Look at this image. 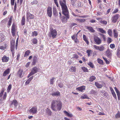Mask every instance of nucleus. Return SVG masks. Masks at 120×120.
<instances>
[{
	"mask_svg": "<svg viewBox=\"0 0 120 120\" xmlns=\"http://www.w3.org/2000/svg\"><path fill=\"white\" fill-rule=\"evenodd\" d=\"M62 107V103L60 100H53L51 104V108L54 111H60Z\"/></svg>",
	"mask_w": 120,
	"mask_h": 120,
	"instance_id": "obj_1",
	"label": "nucleus"
},
{
	"mask_svg": "<svg viewBox=\"0 0 120 120\" xmlns=\"http://www.w3.org/2000/svg\"><path fill=\"white\" fill-rule=\"evenodd\" d=\"M59 3L62 7V13L66 17V20L69 19V16L68 10L67 6L64 3L62 2V0H60Z\"/></svg>",
	"mask_w": 120,
	"mask_h": 120,
	"instance_id": "obj_2",
	"label": "nucleus"
},
{
	"mask_svg": "<svg viewBox=\"0 0 120 120\" xmlns=\"http://www.w3.org/2000/svg\"><path fill=\"white\" fill-rule=\"evenodd\" d=\"M57 31L56 30L54 29L51 27L48 35L51 38H54L56 37L57 35Z\"/></svg>",
	"mask_w": 120,
	"mask_h": 120,
	"instance_id": "obj_3",
	"label": "nucleus"
},
{
	"mask_svg": "<svg viewBox=\"0 0 120 120\" xmlns=\"http://www.w3.org/2000/svg\"><path fill=\"white\" fill-rule=\"evenodd\" d=\"M119 18V15L118 14H116L112 17L111 19L112 22L113 23H116Z\"/></svg>",
	"mask_w": 120,
	"mask_h": 120,
	"instance_id": "obj_4",
	"label": "nucleus"
},
{
	"mask_svg": "<svg viewBox=\"0 0 120 120\" xmlns=\"http://www.w3.org/2000/svg\"><path fill=\"white\" fill-rule=\"evenodd\" d=\"M94 41L96 44L97 45H99L101 42V39L98 37L96 36L94 38Z\"/></svg>",
	"mask_w": 120,
	"mask_h": 120,
	"instance_id": "obj_5",
	"label": "nucleus"
},
{
	"mask_svg": "<svg viewBox=\"0 0 120 120\" xmlns=\"http://www.w3.org/2000/svg\"><path fill=\"white\" fill-rule=\"evenodd\" d=\"M47 14L49 17H51L52 15V8L50 7H49L47 10Z\"/></svg>",
	"mask_w": 120,
	"mask_h": 120,
	"instance_id": "obj_6",
	"label": "nucleus"
},
{
	"mask_svg": "<svg viewBox=\"0 0 120 120\" xmlns=\"http://www.w3.org/2000/svg\"><path fill=\"white\" fill-rule=\"evenodd\" d=\"M38 109L36 107H34L29 110V112L32 114H35L37 113Z\"/></svg>",
	"mask_w": 120,
	"mask_h": 120,
	"instance_id": "obj_7",
	"label": "nucleus"
},
{
	"mask_svg": "<svg viewBox=\"0 0 120 120\" xmlns=\"http://www.w3.org/2000/svg\"><path fill=\"white\" fill-rule=\"evenodd\" d=\"M34 17V16L28 12L26 14V19L27 21H29V19H33Z\"/></svg>",
	"mask_w": 120,
	"mask_h": 120,
	"instance_id": "obj_8",
	"label": "nucleus"
},
{
	"mask_svg": "<svg viewBox=\"0 0 120 120\" xmlns=\"http://www.w3.org/2000/svg\"><path fill=\"white\" fill-rule=\"evenodd\" d=\"M15 42L14 41L12 40L11 43V50L12 52L14 50L15 46Z\"/></svg>",
	"mask_w": 120,
	"mask_h": 120,
	"instance_id": "obj_9",
	"label": "nucleus"
},
{
	"mask_svg": "<svg viewBox=\"0 0 120 120\" xmlns=\"http://www.w3.org/2000/svg\"><path fill=\"white\" fill-rule=\"evenodd\" d=\"M39 71V68L36 67H35L33 68L31 70L32 72L34 74L37 73Z\"/></svg>",
	"mask_w": 120,
	"mask_h": 120,
	"instance_id": "obj_10",
	"label": "nucleus"
},
{
	"mask_svg": "<svg viewBox=\"0 0 120 120\" xmlns=\"http://www.w3.org/2000/svg\"><path fill=\"white\" fill-rule=\"evenodd\" d=\"M86 29L88 30L91 32L94 33L95 32V30L94 29L93 27L91 26H86Z\"/></svg>",
	"mask_w": 120,
	"mask_h": 120,
	"instance_id": "obj_11",
	"label": "nucleus"
},
{
	"mask_svg": "<svg viewBox=\"0 0 120 120\" xmlns=\"http://www.w3.org/2000/svg\"><path fill=\"white\" fill-rule=\"evenodd\" d=\"M85 89V86H82L80 87H77L76 88V90L81 92H82L83 90Z\"/></svg>",
	"mask_w": 120,
	"mask_h": 120,
	"instance_id": "obj_12",
	"label": "nucleus"
},
{
	"mask_svg": "<svg viewBox=\"0 0 120 120\" xmlns=\"http://www.w3.org/2000/svg\"><path fill=\"white\" fill-rule=\"evenodd\" d=\"M23 72L22 70L21 69H20L18 71V74L19 77H22L23 76L24 74L23 73Z\"/></svg>",
	"mask_w": 120,
	"mask_h": 120,
	"instance_id": "obj_13",
	"label": "nucleus"
},
{
	"mask_svg": "<svg viewBox=\"0 0 120 120\" xmlns=\"http://www.w3.org/2000/svg\"><path fill=\"white\" fill-rule=\"evenodd\" d=\"M60 93L58 91H57L53 92L51 94V95L53 96L58 97L60 95Z\"/></svg>",
	"mask_w": 120,
	"mask_h": 120,
	"instance_id": "obj_14",
	"label": "nucleus"
},
{
	"mask_svg": "<svg viewBox=\"0 0 120 120\" xmlns=\"http://www.w3.org/2000/svg\"><path fill=\"white\" fill-rule=\"evenodd\" d=\"M97 30L101 33L103 34H105L106 33V31L102 28H97Z\"/></svg>",
	"mask_w": 120,
	"mask_h": 120,
	"instance_id": "obj_15",
	"label": "nucleus"
},
{
	"mask_svg": "<svg viewBox=\"0 0 120 120\" xmlns=\"http://www.w3.org/2000/svg\"><path fill=\"white\" fill-rule=\"evenodd\" d=\"M9 59L8 57L4 56L2 58V60L3 62H7L8 61Z\"/></svg>",
	"mask_w": 120,
	"mask_h": 120,
	"instance_id": "obj_16",
	"label": "nucleus"
},
{
	"mask_svg": "<svg viewBox=\"0 0 120 120\" xmlns=\"http://www.w3.org/2000/svg\"><path fill=\"white\" fill-rule=\"evenodd\" d=\"M38 60L37 57V56H35L33 57V61L32 63V64L33 65H34L37 62Z\"/></svg>",
	"mask_w": 120,
	"mask_h": 120,
	"instance_id": "obj_17",
	"label": "nucleus"
},
{
	"mask_svg": "<svg viewBox=\"0 0 120 120\" xmlns=\"http://www.w3.org/2000/svg\"><path fill=\"white\" fill-rule=\"evenodd\" d=\"M106 54L108 57L110 59L111 58L112 54L111 52L109 50H107L106 51Z\"/></svg>",
	"mask_w": 120,
	"mask_h": 120,
	"instance_id": "obj_18",
	"label": "nucleus"
},
{
	"mask_svg": "<svg viewBox=\"0 0 120 120\" xmlns=\"http://www.w3.org/2000/svg\"><path fill=\"white\" fill-rule=\"evenodd\" d=\"M53 13L55 17H56L58 15V13L56 9L55 8H53Z\"/></svg>",
	"mask_w": 120,
	"mask_h": 120,
	"instance_id": "obj_19",
	"label": "nucleus"
},
{
	"mask_svg": "<svg viewBox=\"0 0 120 120\" xmlns=\"http://www.w3.org/2000/svg\"><path fill=\"white\" fill-rule=\"evenodd\" d=\"M95 85L98 88H101L103 86L101 84L98 83L97 82H96L95 83Z\"/></svg>",
	"mask_w": 120,
	"mask_h": 120,
	"instance_id": "obj_20",
	"label": "nucleus"
},
{
	"mask_svg": "<svg viewBox=\"0 0 120 120\" xmlns=\"http://www.w3.org/2000/svg\"><path fill=\"white\" fill-rule=\"evenodd\" d=\"M10 69L8 68L5 70L4 72L3 75L4 76H5L7 75L8 74L9 72Z\"/></svg>",
	"mask_w": 120,
	"mask_h": 120,
	"instance_id": "obj_21",
	"label": "nucleus"
},
{
	"mask_svg": "<svg viewBox=\"0 0 120 120\" xmlns=\"http://www.w3.org/2000/svg\"><path fill=\"white\" fill-rule=\"evenodd\" d=\"M4 36L2 34H0V42H2L4 39Z\"/></svg>",
	"mask_w": 120,
	"mask_h": 120,
	"instance_id": "obj_22",
	"label": "nucleus"
},
{
	"mask_svg": "<svg viewBox=\"0 0 120 120\" xmlns=\"http://www.w3.org/2000/svg\"><path fill=\"white\" fill-rule=\"evenodd\" d=\"M114 36L115 38H116L118 37V34L116 30L114 29L113 30Z\"/></svg>",
	"mask_w": 120,
	"mask_h": 120,
	"instance_id": "obj_23",
	"label": "nucleus"
},
{
	"mask_svg": "<svg viewBox=\"0 0 120 120\" xmlns=\"http://www.w3.org/2000/svg\"><path fill=\"white\" fill-rule=\"evenodd\" d=\"M116 55L118 57H120V48L118 47L117 50Z\"/></svg>",
	"mask_w": 120,
	"mask_h": 120,
	"instance_id": "obj_24",
	"label": "nucleus"
},
{
	"mask_svg": "<svg viewBox=\"0 0 120 120\" xmlns=\"http://www.w3.org/2000/svg\"><path fill=\"white\" fill-rule=\"evenodd\" d=\"M76 69L75 67H71L70 70V71L72 72H75L76 71Z\"/></svg>",
	"mask_w": 120,
	"mask_h": 120,
	"instance_id": "obj_25",
	"label": "nucleus"
},
{
	"mask_svg": "<svg viewBox=\"0 0 120 120\" xmlns=\"http://www.w3.org/2000/svg\"><path fill=\"white\" fill-rule=\"evenodd\" d=\"M25 17L23 16L22 17V20H21V24L22 25H24L25 24Z\"/></svg>",
	"mask_w": 120,
	"mask_h": 120,
	"instance_id": "obj_26",
	"label": "nucleus"
},
{
	"mask_svg": "<svg viewBox=\"0 0 120 120\" xmlns=\"http://www.w3.org/2000/svg\"><path fill=\"white\" fill-rule=\"evenodd\" d=\"M30 53V52L29 50H27L26 51L24 54V57H26L28 56Z\"/></svg>",
	"mask_w": 120,
	"mask_h": 120,
	"instance_id": "obj_27",
	"label": "nucleus"
},
{
	"mask_svg": "<svg viewBox=\"0 0 120 120\" xmlns=\"http://www.w3.org/2000/svg\"><path fill=\"white\" fill-rule=\"evenodd\" d=\"M90 93L97 95V92L96 90H91L90 91Z\"/></svg>",
	"mask_w": 120,
	"mask_h": 120,
	"instance_id": "obj_28",
	"label": "nucleus"
},
{
	"mask_svg": "<svg viewBox=\"0 0 120 120\" xmlns=\"http://www.w3.org/2000/svg\"><path fill=\"white\" fill-rule=\"evenodd\" d=\"M46 113L48 114V115L49 116L51 115L52 114V112L51 111L50 109L48 108H47L46 109Z\"/></svg>",
	"mask_w": 120,
	"mask_h": 120,
	"instance_id": "obj_29",
	"label": "nucleus"
},
{
	"mask_svg": "<svg viewBox=\"0 0 120 120\" xmlns=\"http://www.w3.org/2000/svg\"><path fill=\"white\" fill-rule=\"evenodd\" d=\"M108 34L111 37L112 36V30L109 29L107 31Z\"/></svg>",
	"mask_w": 120,
	"mask_h": 120,
	"instance_id": "obj_30",
	"label": "nucleus"
},
{
	"mask_svg": "<svg viewBox=\"0 0 120 120\" xmlns=\"http://www.w3.org/2000/svg\"><path fill=\"white\" fill-rule=\"evenodd\" d=\"M96 79L95 77L94 76H91L90 78L89 81L90 82H92L95 80Z\"/></svg>",
	"mask_w": 120,
	"mask_h": 120,
	"instance_id": "obj_31",
	"label": "nucleus"
},
{
	"mask_svg": "<svg viewBox=\"0 0 120 120\" xmlns=\"http://www.w3.org/2000/svg\"><path fill=\"white\" fill-rule=\"evenodd\" d=\"M58 86L60 88H62L63 87V83L60 81L58 82Z\"/></svg>",
	"mask_w": 120,
	"mask_h": 120,
	"instance_id": "obj_32",
	"label": "nucleus"
},
{
	"mask_svg": "<svg viewBox=\"0 0 120 120\" xmlns=\"http://www.w3.org/2000/svg\"><path fill=\"white\" fill-rule=\"evenodd\" d=\"M93 51L91 50H87L86 51V52L87 53V56H90V54Z\"/></svg>",
	"mask_w": 120,
	"mask_h": 120,
	"instance_id": "obj_33",
	"label": "nucleus"
},
{
	"mask_svg": "<svg viewBox=\"0 0 120 120\" xmlns=\"http://www.w3.org/2000/svg\"><path fill=\"white\" fill-rule=\"evenodd\" d=\"M100 51H103L104 50V47L102 45L99 46L98 50Z\"/></svg>",
	"mask_w": 120,
	"mask_h": 120,
	"instance_id": "obj_34",
	"label": "nucleus"
},
{
	"mask_svg": "<svg viewBox=\"0 0 120 120\" xmlns=\"http://www.w3.org/2000/svg\"><path fill=\"white\" fill-rule=\"evenodd\" d=\"M82 99H84L85 98L89 99V98L87 96V95L84 94L81 97Z\"/></svg>",
	"mask_w": 120,
	"mask_h": 120,
	"instance_id": "obj_35",
	"label": "nucleus"
},
{
	"mask_svg": "<svg viewBox=\"0 0 120 120\" xmlns=\"http://www.w3.org/2000/svg\"><path fill=\"white\" fill-rule=\"evenodd\" d=\"M98 62L101 64H103V62L102 60L98 58L97 60Z\"/></svg>",
	"mask_w": 120,
	"mask_h": 120,
	"instance_id": "obj_36",
	"label": "nucleus"
},
{
	"mask_svg": "<svg viewBox=\"0 0 120 120\" xmlns=\"http://www.w3.org/2000/svg\"><path fill=\"white\" fill-rule=\"evenodd\" d=\"M87 64L91 68H94V65H93V64L91 62H89Z\"/></svg>",
	"mask_w": 120,
	"mask_h": 120,
	"instance_id": "obj_37",
	"label": "nucleus"
},
{
	"mask_svg": "<svg viewBox=\"0 0 120 120\" xmlns=\"http://www.w3.org/2000/svg\"><path fill=\"white\" fill-rule=\"evenodd\" d=\"M77 21H78V22H85L86 21V20L84 19H77Z\"/></svg>",
	"mask_w": 120,
	"mask_h": 120,
	"instance_id": "obj_38",
	"label": "nucleus"
},
{
	"mask_svg": "<svg viewBox=\"0 0 120 120\" xmlns=\"http://www.w3.org/2000/svg\"><path fill=\"white\" fill-rule=\"evenodd\" d=\"M38 34V33L37 31H34L32 32V36L34 37L36 36Z\"/></svg>",
	"mask_w": 120,
	"mask_h": 120,
	"instance_id": "obj_39",
	"label": "nucleus"
},
{
	"mask_svg": "<svg viewBox=\"0 0 120 120\" xmlns=\"http://www.w3.org/2000/svg\"><path fill=\"white\" fill-rule=\"evenodd\" d=\"M11 84H9L8 86L7 89V92H9L11 89Z\"/></svg>",
	"mask_w": 120,
	"mask_h": 120,
	"instance_id": "obj_40",
	"label": "nucleus"
},
{
	"mask_svg": "<svg viewBox=\"0 0 120 120\" xmlns=\"http://www.w3.org/2000/svg\"><path fill=\"white\" fill-rule=\"evenodd\" d=\"M115 117L116 118H120V112H118L115 116Z\"/></svg>",
	"mask_w": 120,
	"mask_h": 120,
	"instance_id": "obj_41",
	"label": "nucleus"
},
{
	"mask_svg": "<svg viewBox=\"0 0 120 120\" xmlns=\"http://www.w3.org/2000/svg\"><path fill=\"white\" fill-rule=\"evenodd\" d=\"M55 79V78L54 77H53L51 79L50 81V84H53L54 82V80Z\"/></svg>",
	"mask_w": 120,
	"mask_h": 120,
	"instance_id": "obj_42",
	"label": "nucleus"
},
{
	"mask_svg": "<svg viewBox=\"0 0 120 120\" xmlns=\"http://www.w3.org/2000/svg\"><path fill=\"white\" fill-rule=\"evenodd\" d=\"M37 40L35 38H34L32 40L33 43L34 44H36L37 43Z\"/></svg>",
	"mask_w": 120,
	"mask_h": 120,
	"instance_id": "obj_43",
	"label": "nucleus"
},
{
	"mask_svg": "<svg viewBox=\"0 0 120 120\" xmlns=\"http://www.w3.org/2000/svg\"><path fill=\"white\" fill-rule=\"evenodd\" d=\"M82 69L84 72H88V70L85 67H82Z\"/></svg>",
	"mask_w": 120,
	"mask_h": 120,
	"instance_id": "obj_44",
	"label": "nucleus"
},
{
	"mask_svg": "<svg viewBox=\"0 0 120 120\" xmlns=\"http://www.w3.org/2000/svg\"><path fill=\"white\" fill-rule=\"evenodd\" d=\"M112 41V40L109 37L108 38L107 41V42L109 44Z\"/></svg>",
	"mask_w": 120,
	"mask_h": 120,
	"instance_id": "obj_45",
	"label": "nucleus"
},
{
	"mask_svg": "<svg viewBox=\"0 0 120 120\" xmlns=\"http://www.w3.org/2000/svg\"><path fill=\"white\" fill-rule=\"evenodd\" d=\"M100 22L101 24H103L105 25L106 24L107 22L105 20H101L99 21Z\"/></svg>",
	"mask_w": 120,
	"mask_h": 120,
	"instance_id": "obj_46",
	"label": "nucleus"
},
{
	"mask_svg": "<svg viewBox=\"0 0 120 120\" xmlns=\"http://www.w3.org/2000/svg\"><path fill=\"white\" fill-rule=\"evenodd\" d=\"M38 3V1L37 0H34L31 3V4L32 5L34 4H37Z\"/></svg>",
	"mask_w": 120,
	"mask_h": 120,
	"instance_id": "obj_47",
	"label": "nucleus"
},
{
	"mask_svg": "<svg viewBox=\"0 0 120 120\" xmlns=\"http://www.w3.org/2000/svg\"><path fill=\"white\" fill-rule=\"evenodd\" d=\"M17 4L16 2L15 3L14 9L13 11L14 12H15L16 10Z\"/></svg>",
	"mask_w": 120,
	"mask_h": 120,
	"instance_id": "obj_48",
	"label": "nucleus"
},
{
	"mask_svg": "<svg viewBox=\"0 0 120 120\" xmlns=\"http://www.w3.org/2000/svg\"><path fill=\"white\" fill-rule=\"evenodd\" d=\"M103 59L105 60V61L106 63L107 64H109V61L107 60L106 59V58H105L104 57H103Z\"/></svg>",
	"mask_w": 120,
	"mask_h": 120,
	"instance_id": "obj_49",
	"label": "nucleus"
},
{
	"mask_svg": "<svg viewBox=\"0 0 120 120\" xmlns=\"http://www.w3.org/2000/svg\"><path fill=\"white\" fill-rule=\"evenodd\" d=\"M7 94L6 92H5L3 96V98L4 100H5L6 99V97H7Z\"/></svg>",
	"mask_w": 120,
	"mask_h": 120,
	"instance_id": "obj_50",
	"label": "nucleus"
},
{
	"mask_svg": "<svg viewBox=\"0 0 120 120\" xmlns=\"http://www.w3.org/2000/svg\"><path fill=\"white\" fill-rule=\"evenodd\" d=\"M115 47V45L114 44H111L110 45V47L112 49H113Z\"/></svg>",
	"mask_w": 120,
	"mask_h": 120,
	"instance_id": "obj_51",
	"label": "nucleus"
},
{
	"mask_svg": "<svg viewBox=\"0 0 120 120\" xmlns=\"http://www.w3.org/2000/svg\"><path fill=\"white\" fill-rule=\"evenodd\" d=\"M77 0H71V2L72 3V5H74V4L75 3L76 1Z\"/></svg>",
	"mask_w": 120,
	"mask_h": 120,
	"instance_id": "obj_52",
	"label": "nucleus"
},
{
	"mask_svg": "<svg viewBox=\"0 0 120 120\" xmlns=\"http://www.w3.org/2000/svg\"><path fill=\"white\" fill-rule=\"evenodd\" d=\"M101 94L102 95L105 96L106 95V93L105 92L104 90H102L101 91Z\"/></svg>",
	"mask_w": 120,
	"mask_h": 120,
	"instance_id": "obj_53",
	"label": "nucleus"
},
{
	"mask_svg": "<svg viewBox=\"0 0 120 120\" xmlns=\"http://www.w3.org/2000/svg\"><path fill=\"white\" fill-rule=\"evenodd\" d=\"M73 58H75L76 59H78L79 57L78 55H77L76 54H74L73 55Z\"/></svg>",
	"mask_w": 120,
	"mask_h": 120,
	"instance_id": "obj_54",
	"label": "nucleus"
},
{
	"mask_svg": "<svg viewBox=\"0 0 120 120\" xmlns=\"http://www.w3.org/2000/svg\"><path fill=\"white\" fill-rule=\"evenodd\" d=\"M11 21H9V20L8 23V27H9L11 25Z\"/></svg>",
	"mask_w": 120,
	"mask_h": 120,
	"instance_id": "obj_55",
	"label": "nucleus"
},
{
	"mask_svg": "<svg viewBox=\"0 0 120 120\" xmlns=\"http://www.w3.org/2000/svg\"><path fill=\"white\" fill-rule=\"evenodd\" d=\"M119 10L118 9H116L114 10V11L112 12V13H115L118 11Z\"/></svg>",
	"mask_w": 120,
	"mask_h": 120,
	"instance_id": "obj_56",
	"label": "nucleus"
},
{
	"mask_svg": "<svg viewBox=\"0 0 120 120\" xmlns=\"http://www.w3.org/2000/svg\"><path fill=\"white\" fill-rule=\"evenodd\" d=\"M90 22L91 23H94L96 22V21L94 19H91L90 21Z\"/></svg>",
	"mask_w": 120,
	"mask_h": 120,
	"instance_id": "obj_57",
	"label": "nucleus"
},
{
	"mask_svg": "<svg viewBox=\"0 0 120 120\" xmlns=\"http://www.w3.org/2000/svg\"><path fill=\"white\" fill-rule=\"evenodd\" d=\"M15 0H11V4L12 5H14V4Z\"/></svg>",
	"mask_w": 120,
	"mask_h": 120,
	"instance_id": "obj_58",
	"label": "nucleus"
},
{
	"mask_svg": "<svg viewBox=\"0 0 120 120\" xmlns=\"http://www.w3.org/2000/svg\"><path fill=\"white\" fill-rule=\"evenodd\" d=\"M14 105L16 106L17 105L18 103L16 100H14Z\"/></svg>",
	"mask_w": 120,
	"mask_h": 120,
	"instance_id": "obj_59",
	"label": "nucleus"
},
{
	"mask_svg": "<svg viewBox=\"0 0 120 120\" xmlns=\"http://www.w3.org/2000/svg\"><path fill=\"white\" fill-rule=\"evenodd\" d=\"M11 33H12V35L13 36H14L15 34L16 31L11 30Z\"/></svg>",
	"mask_w": 120,
	"mask_h": 120,
	"instance_id": "obj_60",
	"label": "nucleus"
},
{
	"mask_svg": "<svg viewBox=\"0 0 120 120\" xmlns=\"http://www.w3.org/2000/svg\"><path fill=\"white\" fill-rule=\"evenodd\" d=\"M114 89L115 90V91H116L117 94L120 93L119 91L118 90V89H117V88L116 87H114Z\"/></svg>",
	"mask_w": 120,
	"mask_h": 120,
	"instance_id": "obj_61",
	"label": "nucleus"
},
{
	"mask_svg": "<svg viewBox=\"0 0 120 120\" xmlns=\"http://www.w3.org/2000/svg\"><path fill=\"white\" fill-rule=\"evenodd\" d=\"M83 40L84 41H85L86 40H87L86 36L85 35H83Z\"/></svg>",
	"mask_w": 120,
	"mask_h": 120,
	"instance_id": "obj_62",
	"label": "nucleus"
},
{
	"mask_svg": "<svg viewBox=\"0 0 120 120\" xmlns=\"http://www.w3.org/2000/svg\"><path fill=\"white\" fill-rule=\"evenodd\" d=\"M33 76H32L31 77H30V78H29L28 79V81H29L30 82L33 79Z\"/></svg>",
	"mask_w": 120,
	"mask_h": 120,
	"instance_id": "obj_63",
	"label": "nucleus"
},
{
	"mask_svg": "<svg viewBox=\"0 0 120 120\" xmlns=\"http://www.w3.org/2000/svg\"><path fill=\"white\" fill-rule=\"evenodd\" d=\"M99 46H97L96 45H94L93 46V47L95 48V49L98 50V49Z\"/></svg>",
	"mask_w": 120,
	"mask_h": 120,
	"instance_id": "obj_64",
	"label": "nucleus"
}]
</instances>
